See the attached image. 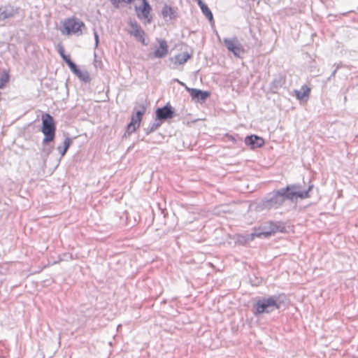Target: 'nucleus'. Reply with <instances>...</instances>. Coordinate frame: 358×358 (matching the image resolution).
Returning <instances> with one entry per match:
<instances>
[{"label": "nucleus", "mask_w": 358, "mask_h": 358, "mask_svg": "<svg viewBox=\"0 0 358 358\" xmlns=\"http://www.w3.org/2000/svg\"><path fill=\"white\" fill-rule=\"evenodd\" d=\"M93 34H94V38L95 48H96L99 44V34L95 29H94Z\"/></svg>", "instance_id": "nucleus-31"}, {"label": "nucleus", "mask_w": 358, "mask_h": 358, "mask_svg": "<svg viewBox=\"0 0 358 358\" xmlns=\"http://www.w3.org/2000/svg\"><path fill=\"white\" fill-rule=\"evenodd\" d=\"M155 119L159 122L162 124L166 120H170L176 117V110L171 105L169 102L166 103L162 107H158L155 111Z\"/></svg>", "instance_id": "nucleus-6"}, {"label": "nucleus", "mask_w": 358, "mask_h": 358, "mask_svg": "<svg viewBox=\"0 0 358 358\" xmlns=\"http://www.w3.org/2000/svg\"><path fill=\"white\" fill-rule=\"evenodd\" d=\"M202 13L206 16V17L208 20V21L212 24L214 23V18L213 15L208 6V5L206 3L200 7Z\"/></svg>", "instance_id": "nucleus-21"}, {"label": "nucleus", "mask_w": 358, "mask_h": 358, "mask_svg": "<svg viewBox=\"0 0 358 358\" xmlns=\"http://www.w3.org/2000/svg\"><path fill=\"white\" fill-rule=\"evenodd\" d=\"M161 14L166 21H171L178 17V13L175 8L168 4H165L163 6Z\"/></svg>", "instance_id": "nucleus-15"}, {"label": "nucleus", "mask_w": 358, "mask_h": 358, "mask_svg": "<svg viewBox=\"0 0 358 358\" xmlns=\"http://www.w3.org/2000/svg\"><path fill=\"white\" fill-rule=\"evenodd\" d=\"M138 108H139L137 109L136 107H134L131 116V120L135 122L136 124H137L141 126L143 117L146 112V105L144 103H141L138 106Z\"/></svg>", "instance_id": "nucleus-14"}, {"label": "nucleus", "mask_w": 358, "mask_h": 358, "mask_svg": "<svg viewBox=\"0 0 358 358\" xmlns=\"http://www.w3.org/2000/svg\"><path fill=\"white\" fill-rule=\"evenodd\" d=\"M286 82L285 76L282 74L275 75L271 83V90L275 92L282 87Z\"/></svg>", "instance_id": "nucleus-16"}, {"label": "nucleus", "mask_w": 358, "mask_h": 358, "mask_svg": "<svg viewBox=\"0 0 358 358\" xmlns=\"http://www.w3.org/2000/svg\"><path fill=\"white\" fill-rule=\"evenodd\" d=\"M54 149V145L49 144H42L41 151L44 153L45 157L47 158Z\"/></svg>", "instance_id": "nucleus-26"}, {"label": "nucleus", "mask_w": 358, "mask_h": 358, "mask_svg": "<svg viewBox=\"0 0 358 358\" xmlns=\"http://www.w3.org/2000/svg\"><path fill=\"white\" fill-rule=\"evenodd\" d=\"M134 9L138 19L144 20L145 24L152 22V17L150 14L152 7L148 0H144L141 6H135Z\"/></svg>", "instance_id": "nucleus-7"}, {"label": "nucleus", "mask_w": 358, "mask_h": 358, "mask_svg": "<svg viewBox=\"0 0 358 358\" xmlns=\"http://www.w3.org/2000/svg\"><path fill=\"white\" fill-rule=\"evenodd\" d=\"M157 42L159 43V47L151 53L150 57L162 59L165 57L169 53V45L165 39L157 38Z\"/></svg>", "instance_id": "nucleus-12"}, {"label": "nucleus", "mask_w": 358, "mask_h": 358, "mask_svg": "<svg viewBox=\"0 0 358 358\" xmlns=\"http://www.w3.org/2000/svg\"><path fill=\"white\" fill-rule=\"evenodd\" d=\"M19 8L7 4L4 6L0 7V21H3L6 19L11 18L18 13Z\"/></svg>", "instance_id": "nucleus-13"}, {"label": "nucleus", "mask_w": 358, "mask_h": 358, "mask_svg": "<svg viewBox=\"0 0 358 358\" xmlns=\"http://www.w3.org/2000/svg\"><path fill=\"white\" fill-rule=\"evenodd\" d=\"M244 143L251 150H255L262 148L265 144V141L262 137L257 134H250L245 136Z\"/></svg>", "instance_id": "nucleus-11"}, {"label": "nucleus", "mask_w": 358, "mask_h": 358, "mask_svg": "<svg viewBox=\"0 0 358 358\" xmlns=\"http://www.w3.org/2000/svg\"><path fill=\"white\" fill-rule=\"evenodd\" d=\"M186 90L189 92L192 101L201 103L205 102L210 96V92L196 88L186 87Z\"/></svg>", "instance_id": "nucleus-10"}, {"label": "nucleus", "mask_w": 358, "mask_h": 358, "mask_svg": "<svg viewBox=\"0 0 358 358\" xmlns=\"http://www.w3.org/2000/svg\"><path fill=\"white\" fill-rule=\"evenodd\" d=\"M65 63L67 64L69 69L76 64V63L73 61H72L71 59H68L66 62H65Z\"/></svg>", "instance_id": "nucleus-32"}, {"label": "nucleus", "mask_w": 358, "mask_h": 358, "mask_svg": "<svg viewBox=\"0 0 358 358\" xmlns=\"http://www.w3.org/2000/svg\"><path fill=\"white\" fill-rule=\"evenodd\" d=\"M110 1L115 8H120L122 3H126V0H110Z\"/></svg>", "instance_id": "nucleus-30"}, {"label": "nucleus", "mask_w": 358, "mask_h": 358, "mask_svg": "<svg viewBox=\"0 0 358 358\" xmlns=\"http://www.w3.org/2000/svg\"><path fill=\"white\" fill-rule=\"evenodd\" d=\"M310 92V89L306 85H303L300 90H295V95L298 100L308 99Z\"/></svg>", "instance_id": "nucleus-18"}, {"label": "nucleus", "mask_w": 358, "mask_h": 358, "mask_svg": "<svg viewBox=\"0 0 358 358\" xmlns=\"http://www.w3.org/2000/svg\"><path fill=\"white\" fill-rule=\"evenodd\" d=\"M42 125L41 132L44 135L42 144H49L55 142L56 137V122L54 117L48 113H45L41 116Z\"/></svg>", "instance_id": "nucleus-3"}, {"label": "nucleus", "mask_w": 358, "mask_h": 358, "mask_svg": "<svg viewBox=\"0 0 358 358\" xmlns=\"http://www.w3.org/2000/svg\"><path fill=\"white\" fill-rule=\"evenodd\" d=\"M223 42L228 51L231 52L236 57L241 58V54L244 53V49L236 37L232 38H224Z\"/></svg>", "instance_id": "nucleus-8"}, {"label": "nucleus", "mask_w": 358, "mask_h": 358, "mask_svg": "<svg viewBox=\"0 0 358 358\" xmlns=\"http://www.w3.org/2000/svg\"><path fill=\"white\" fill-rule=\"evenodd\" d=\"M287 299L284 293L257 297L252 306V312L255 317L263 314H270L275 310H279Z\"/></svg>", "instance_id": "nucleus-2"}, {"label": "nucleus", "mask_w": 358, "mask_h": 358, "mask_svg": "<svg viewBox=\"0 0 358 358\" xmlns=\"http://www.w3.org/2000/svg\"><path fill=\"white\" fill-rule=\"evenodd\" d=\"M75 75L85 83H88L91 80L90 73L87 70L81 71L79 69Z\"/></svg>", "instance_id": "nucleus-20"}, {"label": "nucleus", "mask_w": 358, "mask_h": 358, "mask_svg": "<svg viewBox=\"0 0 358 358\" xmlns=\"http://www.w3.org/2000/svg\"><path fill=\"white\" fill-rule=\"evenodd\" d=\"M141 1H142V2H143V1H144V0H141Z\"/></svg>", "instance_id": "nucleus-43"}, {"label": "nucleus", "mask_w": 358, "mask_h": 358, "mask_svg": "<svg viewBox=\"0 0 358 358\" xmlns=\"http://www.w3.org/2000/svg\"><path fill=\"white\" fill-rule=\"evenodd\" d=\"M176 81H178V83H180L181 85L185 86V87H187L185 83L180 82V80H178V79H176Z\"/></svg>", "instance_id": "nucleus-40"}, {"label": "nucleus", "mask_w": 358, "mask_h": 358, "mask_svg": "<svg viewBox=\"0 0 358 358\" xmlns=\"http://www.w3.org/2000/svg\"><path fill=\"white\" fill-rule=\"evenodd\" d=\"M198 4V6H199V8L201 6H202L203 5L206 4L202 0H195Z\"/></svg>", "instance_id": "nucleus-36"}, {"label": "nucleus", "mask_w": 358, "mask_h": 358, "mask_svg": "<svg viewBox=\"0 0 358 358\" xmlns=\"http://www.w3.org/2000/svg\"><path fill=\"white\" fill-rule=\"evenodd\" d=\"M260 237L268 238L277 232L286 231L285 224L282 222L270 221L255 229Z\"/></svg>", "instance_id": "nucleus-5"}, {"label": "nucleus", "mask_w": 358, "mask_h": 358, "mask_svg": "<svg viewBox=\"0 0 358 358\" xmlns=\"http://www.w3.org/2000/svg\"><path fill=\"white\" fill-rule=\"evenodd\" d=\"M247 243H249L250 241H252L255 237H259V235L258 234V232L256 231L255 229V231L250 234H243Z\"/></svg>", "instance_id": "nucleus-28"}, {"label": "nucleus", "mask_w": 358, "mask_h": 358, "mask_svg": "<svg viewBox=\"0 0 358 358\" xmlns=\"http://www.w3.org/2000/svg\"><path fill=\"white\" fill-rule=\"evenodd\" d=\"M314 188V185L310 182L306 189L301 190L299 183L289 184L279 189L274 190L268 194L257 205L259 210L278 209L285 203V201L291 202L296 201L298 199L301 200L310 198V192Z\"/></svg>", "instance_id": "nucleus-1"}, {"label": "nucleus", "mask_w": 358, "mask_h": 358, "mask_svg": "<svg viewBox=\"0 0 358 358\" xmlns=\"http://www.w3.org/2000/svg\"><path fill=\"white\" fill-rule=\"evenodd\" d=\"M128 25L131 28V30L129 31V34L134 36L136 40L143 45H147L148 43L145 41V31L138 24L136 20H129Z\"/></svg>", "instance_id": "nucleus-9"}, {"label": "nucleus", "mask_w": 358, "mask_h": 358, "mask_svg": "<svg viewBox=\"0 0 358 358\" xmlns=\"http://www.w3.org/2000/svg\"><path fill=\"white\" fill-rule=\"evenodd\" d=\"M192 57V54L188 52L178 54L175 56V63L180 65L184 64Z\"/></svg>", "instance_id": "nucleus-19"}, {"label": "nucleus", "mask_w": 358, "mask_h": 358, "mask_svg": "<svg viewBox=\"0 0 358 358\" xmlns=\"http://www.w3.org/2000/svg\"><path fill=\"white\" fill-rule=\"evenodd\" d=\"M79 69H79L78 66L76 64L70 68V70L71 71V72L73 74H76Z\"/></svg>", "instance_id": "nucleus-33"}, {"label": "nucleus", "mask_w": 358, "mask_h": 358, "mask_svg": "<svg viewBox=\"0 0 358 358\" xmlns=\"http://www.w3.org/2000/svg\"><path fill=\"white\" fill-rule=\"evenodd\" d=\"M140 125L136 124L135 122L130 120V122L127 124L125 130L127 131V134H132L135 132L138 128Z\"/></svg>", "instance_id": "nucleus-25"}, {"label": "nucleus", "mask_w": 358, "mask_h": 358, "mask_svg": "<svg viewBox=\"0 0 358 358\" xmlns=\"http://www.w3.org/2000/svg\"><path fill=\"white\" fill-rule=\"evenodd\" d=\"M134 1V0H126V3L127 4H131V3H133Z\"/></svg>", "instance_id": "nucleus-39"}, {"label": "nucleus", "mask_w": 358, "mask_h": 358, "mask_svg": "<svg viewBox=\"0 0 358 358\" xmlns=\"http://www.w3.org/2000/svg\"><path fill=\"white\" fill-rule=\"evenodd\" d=\"M131 135V134H127V131L125 130V132H124V134L122 136V138H126L130 136Z\"/></svg>", "instance_id": "nucleus-38"}, {"label": "nucleus", "mask_w": 358, "mask_h": 358, "mask_svg": "<svg viewBox=\"0 0 358 358\" xmlns=\"http://www.w3.org/2000/svg\"><path fill=\"white\" fill-rule=\"evenodd\" d=\"M72 143V139L69 136H66L62 145H58L57 150L61 155V157H63L66 154Z\"/></svg>", "instance_id": "nucleus-17"}, {"label": "nucleus", "mask_w": 358, "mask_h": 358, "mask_svg": "<svg viewBox=\"0 0 358 358\" xmlns=\"http://www.w3.org/2000/svg\"><path fill=\"white\" fill-rule=\"evenodd\" d=\"M198 4V6H199V8L201 6H202L203 5L206 4L202 0H195Z\"/></svg>", "instance_id": "nucleus-37"}, {"label": "nucleus", "mask_w": 358, "mask_h": 358, "mask_svg": "<svg viewBox=\"0 0 358 358\" xmlns=\"http://www.w3.org/2000/svg\"><path fill=\"white\" fill-rule=\"evenodd\" d=\"M141 1H142V2H143V1H144V0H141Z\"/></svg>", "instance_id": "nucleus-42"}, {"label": "nucleus", "mask_w": 358, "mask_h": 358, "mask_svg": "<svg viewBox=\"0 0 358 358\" xmlns=\"http://www.w3.org/2000/svg\"><path fill=\"white\" fill-rule=\"evenodd\" d=\"M57 52L64 62H66L68 59H71L70 55L65 53L64 48L62 45H58Z\"/></svg>", "instance_id": "nucleus-27"}, {"label": "nucleus", "mask_w": 358, "mask_h": 358, "mask_svg": "<svg viewBox=\"0 0 358 358\" xmlns=\"http://www.w3.org/2000/svg\"><path fill=\"white\" fill-rule=\"evenodd\" d=\"M225 138L228 141H231L234 145H236L238 146H241L242 145L243 140L238 134L231 135L226 134Z\"/></svg>", "instance_id": "nucleus-22"}, {"label": "nucleus", "mask_w": 358, "mask_h": 358, "mask_svg": "<svg viewBox=\"0 0 358 358\" xmlns=\"http://www.w3.org/2000/svg\"><path fill=\"white\" fill-rule=\"evenodd\" d=\"M176 81H178V83H180L181 85L185 86V87H187L185 83L180 82V80H178V79H176Z\"/></svg>", "instance_id": "nucleus-41"}, {"label": "nucleus", "mask_w": 358, "mask_h": 358, "mask_svg": "<svg viewBox=\"0 0 358 358\" xmlns=\"http://www.w3.org/2000/svg\"><path fill=\"white\" fill-rule=\"evenodd\" d=\"M334 66H336V69L338 71L339 69L343 66V62H340L338 64H334Z\"/></svg>", "instance_id": "nucleus-35"}, {"label": "nucleus", "mask_w": 358, "mask_h": 358, "mask_svg": "<svg viewBox=\"0 0 358 358\" xmlns=\"http://www.w3.org/2000/svg\"><path fill=\"white\" fill-rule=\"evenodd\" d=\"M161 126L162 124L155 118V122L150 124L149 127L144 128L143 131L146 135H150L151 133L157 130Z\"/></svg>", "instance_id": "nucleus-24"}, {"label": "nucleus", "mask_w": 358, "mask_h": 358, "mask_svg": "<svg viewBox=\"0 0 358 358\" xmlns=\"http://www.w3.org/2000/svg\"><path fill=\"white\" fill-rule=\"evenodd\" d=\"M236 243L241 245H244L248 243L243 234L237 235Z\"/></svg>", "instance_id": "nucleus-29"}, {"label": "nucleus", "mask_w": 358, "mask_h": 358, "mask_svg": "<svg viewBox=\"0 0 358 358\" xmlns=\"http://www.w3.org/2000/svg\"><path fill=\"white\" fill-rule=\"evenodd\" d=\"M337 70L335 69L331 73V75L327 78V81H330L331 79L334 77H335L336 73H337Z\"/></svg>", "instance_id": "nucleus-34"}, {"label": "nucleus", "mask_w": 358, "mask_h": 358, "mask_svg": "<svg viewBox=\"0 0 358 358\" xmlns=\"http://www.w3.org/2000/svg\"><path fill=\"white\" fill-rule=\"evenodd\" d=\"M10 80V74L7 71H3L0 74V90H3Z\"/></svg>", "instance_id": "nucleus-23"}, {"label": "nucleus", "mask_w": 358, "mask_h": 358, "mask_svg": "<svg viewBox=\"0 0 358 358\" xmlns=\"http://www.w3.org/2000/svg\"><path fill=\"white\" fill-rule=\"evenodd\" d=\"M85 23L80 19L72 17L66 19L63 22V26L60 28V31L62 34L66 35L82 34V27H85Z\"/></svg>", "instance_id": "nucleus-4"}]
</instances>
